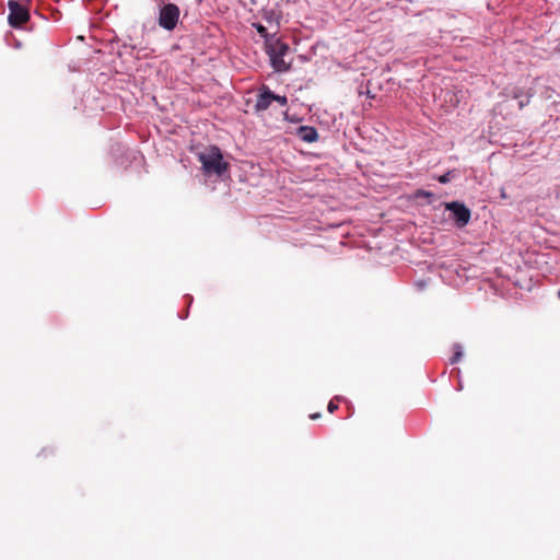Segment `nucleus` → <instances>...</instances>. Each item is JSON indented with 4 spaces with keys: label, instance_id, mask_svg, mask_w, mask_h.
Listing matches in <instances>:
<instances>
[{
    "label": "nucleus",
    "instance_id": "1",
    "mask_svg": "<svg viewBox=\"0 0 560 560\" xmlns=\"http://www.w3.org/2000/svg\"><path fill=\"white\" fill-rule=\"evenodd\" d=\"M265 49L275 70H288L285 57L290 48L287 43L276 36L265 44Z\"/></svg>",
    "mask_w": 560,
    "mask_h": 560
},
{
    "label": "nucleus",
    "instance_id": "2",
    "mask_svg": "<svg viewBox=\"0 0 560 560\" xmlns=\"http://www.w3.org/2000/svg\"><path fill=\"white\" fill-rule=\"evenodd\" d=\"M203 171L208 174L222 176L229 164L223 161L222 153L218 147H211L207 152L199 155Z\"/></svg>",
    "mask_w": 560,
    "mask_h": 560
},
{
    "label": "nucleus",
    "instance_id": "3",
    "mask_svg": "<svg viewBox=\"0 0 560 560\" xmlns=\"http://www.w3.org/2000/svg\"><path fill=\"white\" fill-rule=\"evenodd\" d=\"M179 8L174 3H167L160 10L159 24L161 27L167 31H172L176 27L179 20Z\"/></svg>",
    "mask_w": 560,
    "mask_h": 560
},
{
    "label": "nucleus",
    "instance_id": "4",
    "mask_svg": "<svg viewBox=\"0 0 560 560\" xmlns=\"http://www.w3.org/2000/svg\"><path fill=\"white\" fill-rule=\"evenodd\" d=\"M9 8V23L13 27H20L24 23H26L30 19V13L27 8L20 3L16 0H10L8 2Z\"/></svg>",
    "mask_w": 560,
    "mask_h": 560
},
{
    "label": "nucleus",
    "instance_id": "5",
    "mask_svg": "<svg viewBox=\"0 0 560 560\" xmlns=\"http://www.w3.org/2000/svg\"><path fill=\"white\" fill-rule=\"evenodd\" d=\"M445 208L452 212L453 220L458 228H464L468 224L471 212L464 203L459 201H452L445 203Z\"/></svg>",
    "mask_w": 560,
    "mask_h": 560
},
{
    "label": "nucleus",
    "instance_id": "6",
    "mask_svg": "<svg viewBox=\"0 0 560 560\" xmlns=\"http://www.w3.org/2000/svg\"><path fill=\"white\" fill-rule=\"evenodd\" d=\"M258 21L262 22L267 28L278 34L281 26L282 12L275 8L262 9Z\"/></svg>",
    "mask_w": 560,
    "mask_h": 560
},
{
    "label": "nucleus",
    "instance_id": "7",
    "mask_svg": "<svg viewBox=\"0 0 560 560\" xmlns=\"http://www.w3.org/2000/svg\"><path fill=\"white\" fill-rule=\"evenodd\" d=\"M272 97H273V92H271L268 86L262 85L259 89V93L257 94L256 103L254 106L255 112L260 113V112L266 110L270 106V104L272 102Z\"/></svg>",
    "mask_w": 560,
    "mask_h": 560
},
{
    "label": "nucleus",
    "instance_id": "8",
    "mask_svg": "<svg viewBox=\"0 0 560 560\" xmlns=\"http://www.w3.org/2000/svg\"><path fill=\"white\" fill-rule=\"evenodd\" d=\"M252 27L256 30L259 36L265 40V44L268 43L269 39L278 36V34L267 28V26L262 22H253Z\"/></svg>",
    "mask_w": 560,
    "mask_h": 560
},
{
    "label": "nucleus",
    "instance_id": "9",
    "mask_svg": "<svg viewBox=\"0 0 560 560\" xmlns=\"http://www.w3.org/2000/svg\"><path fill=\"white\" fill-rule=\"evenodd\" d=\"M299 137L306 142H314L318 138V133L315 128L308 126H302L299 128Z\"/></svg>",
    "mask_w": 560,
    "mask_h": 560
},
{
    "label": "nucleus",
    "instance_id": "10",
    "mask_svg": "<svg viewBox=\"0 0 560 560\" xmlns=\"http://www.w3.org/2000/svg\"><path fill=\"white\" fill-rule=\"evenodd\" d=\"M453 350H454V353H453L452 358L450 359L451 364L457 363L463 357V351H462L460 345H454Z\"/></svg>",
    "mask_w": 560,
    "mask_h": 560
},
{
    "label": "nucleus",
    "instance_id": "11",
    "mask_svg": "<svg viewBox=\"0 0 560 560\" xmlns=\"http://www.w3.org/2000/svg\"><path fill=\"white\" fill-rule=\"evenodd\" d=\"M272 101L278 102L281 106H285L288 104V98L284 95H277L273 93Z\"/></svg>",
    "mask_w": 560,
    "mask_h": 560
},
{
    "label": "nucleus",
    "instance_id": "12",
    "mask_svg": "<svg viewBox=\"0 0 560 560\" xmlns=\"http://www.w3.org/2000/svg\"><path fill=\"white\" fill-rule=\"evenodd\" d=\"M335 400H339V397H335L328 402L327 410L330 413H334L338 409V405L335 402Z\"/></svg>",
    "mask_w": 560,
    "mask_h": 560
},
{
    "label": "nucleus",
    "instance_id": "13",
    "mask_svg": "<svg viewBox=\"0 0 560 560\" xmlns=\"http://www.w3.org/2000/svg\"><path fill=\"white\" fill-rule=\"evenodd\" d=\"M372 85H373L372 80H369V82H368V91H366V93H368V95H369L370 97L375 98V97H376V94H375V93H373Z\"/></svg>",
    "mask_w": 560,
    "mask_h": 560
},
{
    "label": "nucleus",
    "instance_id": "14",
    "mask_svg": "<svg viewBox=\"0 0 560 560\" xmlns=\"http://www.w3.org/2000/svg\"><path fill=\"white\" fill-rule=\"evenodd\" d=\"M529 97H530V95L527 94L525 98H521L518 101V107L523 108L524 106H526L529 103Z\"/></svg>",
    "mask_w": 560,
    "mask_h": 560
},
{
    "label": "nucleus",
    "instance_id": "15",
    "mask_svg": "<svg viewBox=\"0 0 560 560\" xmlns=\"http://www.w3.org/2000/svg\"><path fill=\"white\" fill-rule=\"evenodd\" d=\"M439 182L442 183V184L447 183L448 182V175L445 174V175L440 176Z\"/></svg>",
    "mask_w": 560,
    "mask_h": 560
},
{
    "label": "nucleus",
    "instance_id": "16",
    "mask_svg": "<svg viewBox=\"0 0 560 560\" xmlns=\"http://www.w3.org/2000/svg\"><path fill=\"white\" fill-rule=\"evenodd\" d=\"M310 418H311L312 420H316V419L320 418V413H318V412H316V413H312V415H310Z\"/></svg>",
    "mask_w": 560,
    "mask_h": 560
},
{
    "label": "nucleus",
    "instance_id": "17",
    "mask_svg": "<svg viewBox=\"0 0 560 560\" xmlns=\"http://www.w3.org/2000/svg\"><path fill=\"white\" fill-rule=\"evenodd\" d=\"M514 97H515V98H521V95L515 93V94H514Z\"/></svg>",
    "mask_w": 560,
    "mask_h": 560
}]
</instances>
